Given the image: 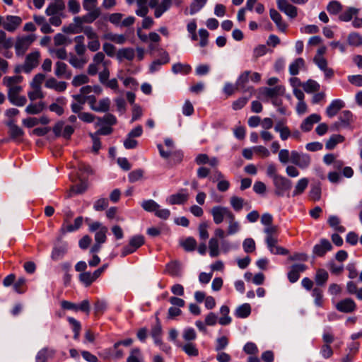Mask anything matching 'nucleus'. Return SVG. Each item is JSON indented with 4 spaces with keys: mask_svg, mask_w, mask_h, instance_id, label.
I'll return each instance as SVG.
<instances>
[{
    "mask_svg": "<svg viewBox=\"0 0 362 362\" xmlns=\"http://www.w3.org/2000/svg\"><path fill=\"white\" fill-rule=\"evenodd\" d=\"M23 76L20 75L5 76L3 78V84L7 88L8 100L11 104L18 107L25 105L27 102L25 96L19 95L23 90Z\"/></svg>",
    "mask_w": 362,
    "mask_h": 362,
    "instance_id": "nucleus-1",
    "label": "nucleus"
},
{
    "mask_svg": "<svg viewBox=\"0 0 362 362\" xmlns=\"http://www.w3.org/2000/svg\"><path fill=\"white\" fill-rule=\"evenodd\" d=\"M36 40L35 34L23 35L16 37L14 48L17 56H23Z\"/></svg>",
    "mask_w": 362,
    "mask_h": 362,
    "instance_id": "nucleus-2",
    "label": "nucleus"
},
{
    "mask_svg": "<svg viewBox=\"0 0 362 362\" xmlns=\"http://www.w3.org/2000/svg\"><path fill=\"white\" fill-rule=\"evenodd\" d=\"M211 214L214 222L217 225L221 224L224 220L228 221L229 218H233V215H234L229 208L223 206L212 207Z\"/></svg>",
    "mask_w": 362,
    "mask_h": 362,
    "instance_id": "nucleus-3",
    "label": "nucleus"
},
{
    "mask_svg": "<svg viewBox=\"0 0 362 362\" xmlns=\"http://www.w3.org/2000/svg\"><path fill=\"white\" fill-rule=\"evenodd\" d=\"M83 33L88 40L87 47L91 52H97L100 47L99 36L91 26L83 28Z\"/></svg>",
    "mask_w": 362,
    "mask_h": 362,
    "instance_id": "nucleus-4",
    "label": "nucleus"
},
{
    "mask_svg": "<svg viewBox=\"0 0 362 362\" xmlns=\"http://www.w3.org/2000/svg\"><path fill=\"white\" fill-rule=\"evenodd\" d=\"M89 230L95 232V241L98 243L103 244L107 240V228L103 226L100 222L95 221L89 223Z\"/></svg>",
    "mask_w": 362,
    "mask_h": 362,
    "instance_id": "nucleus-5",
    "label": "nucleus"
},
{
    "mask_svg": "<svg viewBox=\"0 0 362 362\" xmlns=\"http://www.w3.org/2000/svg\"><path fill=\"white\" fill-rule=\"evenodd\" d=\"M173 5V0H149L148 6L154 9V16L159 18L161 16L168 11Z\"/></svg>",
    "mask_w": 362,
    "mask_h": 362,
    "instance_id": "nucleus-6",
    "label": "nucleus"
},
{
    "mask_svg": "<svg viewBox=\"0 0 362 362\" xmlns=\"http://www.w3.org/2000/svg\"><path fill=\"white\" fill-rule=\"evenodd\" d=\"M40 58V53L37 50L29 53L26 56L24 64L22 66L23 71L30 73L33 69L38 66Z\"/></svg>",
    "mask_w": 362,
    "mask_h": 362,
    "instance_id": "nucleus-7",
    "label": "nucleus"
},
{
    "mask_svg": "<svg viewBox=\"0 0 362 362\" xmlns=\"http://www.w3.org/2000/svg\"><path fill=\"white\" fill-rule=\"evenodd\" d=\"M144 243V238L142 235H138L133 236L130 240L129 245L125 246L122 250V256L125 257L127 255L132 254L135 252Z\"/></svg>",
    "mask_w": 362,
    "mask_h": 362,
    "instance_id": "nucleus-8",
    "label": "nucleus"
},
{
    "mask_svg": "<svg viewBox=\"0 0 362 362\" xmlns=\"http://www.w3.org/2000/svg\"><path fill=\"white\" fill-rule=\"evenodd\" d=\"M291 161L300 168L305 169L310 164V157L308 154L292 151L291 153Z\"/></svg>",
    "mask_w": 362,
    "mask_h": 362,
    "instance_id": "nucleus-9",
    "label": "nucleus"
},
{
    "mask_svg": "<svg viewBox=\"0 0 362 362\" xmlns=\"http://www.w3.org/2000/svg\"><path fill=\"white\" fill-rule=\"evenodd\" d=\"M273 183L275 187V194L280 197L284 196L285 191L291 187V182L282 175L276 177Z\"/></svg>",
    "mask_w": 362,
    "mask_h": 362,
    "instance_id": "nucleus-10",
    "label": "nucleus"
},
{
    "mask_svg": "<svg viewBox=\"0 0 362 362\" xmlns=\"http://www.w3.org/2000/svg\"><path fill=\"white\" fill-rule=\"evenodd\" d=\"M22 18L17 16L8 15L4 18L2 27L8 32L13 33L22 23Z\"/></svg>",
    "mask_w": 362,
    "mask_h": 362,
    "instance_id": "nucleus-11",
    "label": "nucleus"
},
{
    "mask_svg": "<svg viewBox=\"0 0 362 362\" xmlns=\"http://www.w3.org/2000/svg\"><path fill=\"white\" fill-rule=\"evenodd\" d=\"M277 8L291 18L298 16V8L288 2V0H276Z\"/></svg>",
    "mask_w": 362,
    "mask_h": 362,
    "instance_id": "nucleus-12",
    "label": "nucleus"
},
{
    "mask_svg": "<svg viewBox=\"0 0 362 362\" xmlns=\"http://www.w3.org/2000/svg\"><path fill=\"white\" fill-rule=\"evenodd\" d=\"M74 132V129L71 126H64L63 122H57L53 127V132L56 136H62L66 139H69Z\"/></svg>",
    "mask_w": 362,
    "mask_h": 362,
    "instance_id": "nucleus-13",
    "label": "nucleus"
},
{
    "mask_svg": "<svg viewBox=\"0 0 362 362\" xmlns=\"http://www.w3.org/2000/svg\"><path fill=\"white\" fill-rule=\"evenodd\" d=\"M88 13L82 16H76L74 21L78 25L83 26V23H91L95 21L100 15V11H87Z\"/></svg>",
    "mask_w": 362,
    "mask_h": 362,
    "instance_id": "nucleus-14",
    "label": "nucleus"
},
{
    "mask_svg": "<svg viewBox=\"0 0 362 362\" xmlns=\"http://www.w3.org/2000/svg\"><path fill=\"white\" fill-rule=\"evenodd\" d=\"M188 198L189 194L185 189H182L180 192L169 196L166 202L171 205L182 204L187 201Z\"/></svg>",
    "mask_w": 362,
    "mask_h": 362,
    "instance_id": "nucleus-15",
    "label": "nucleus"
},
{
    "mask_svg": "<svg viewBox=\"0 0 362 362\" xmlns=\"http://www.w3.org/2000/svg\"><path fill=\"white\" fill-rule=\"evenodd\" d=\"M336 308L341 313H349L356 309V304L351 298H345L337 303Z\"/></svg>",
    "mask_w": 362,
    "mask_h": 362,
    "instance_id": "nucleus-16",
    "label": "nucleus"
},
{
    "mask_svg": "<svg viewBox=\"0 0 362 362\" xmlns=\"http://www.w3.org/2000/svg\"><path fill=\"white\" fill-rule=\"evenodd\" d=\"M321 120L320 115L314 113L306 117L300 124V129L303 132H310L315 124L318 123Z\"/></svg>",
    "mask_w": 362,
    "mask_h": 362,
    "instance_id": "nucleus-17",
    "label": "nucleus"
},
{
    "mask_svg": "<svg viewBox=\"0 0 362 362\" xmlns=\"http://www.w3.org/2000/svg\"><path fill=\"white\" fill-rule=\"evenodd\" d=\"M307 267L303 264H296L291 266V270L288 273V279L291 283L296 282L299 277L300 274L305 272Z\"/></svg>",
    "mask_w": 362,
    "mask_h": 362,
    "instance_id": "nucleus-18",
    "label": "nucleus"
},
{
    "mask_svg": "<svg viewBox=\"0 0 362 362\" xmlns=\"http://www.w3.org/2000/svg\"><path fill=\"white\" fill-rule=\"evenodd\" d=\"M345 106V103L341 99L332 100L326 108L327 117L332 118L335 116L338 112Z\"/></svg>",
    "mask_w": 362,
    "mask_h": 362,
    "instance_id": "nucleus-19",
    "label": "nucleus"
},
{
    "mask_svg": "<svg viewBox=\"0 0 362 362\" xmlns=\"http://www.w3.org/2000/svg\"><path fill=\"white\" fill-rule=\"evenodd\" d=\"M332 246L330 242L326 239H322L320 243L313 247V253L319 257L323 256L327 251L331 250Z\"/></svg>",
    "mask_w": 362,
    "mask_h": 362,
    "instance_id": "nucleus-20",
    "label": "nucleus"
},
{
    "mask_svg": "<svg viewBox=\"0 0 362 362\" xmlns=\"http://www.w3.org/2000/svg\"><path fill=\"white\" fill-rule=\"evenodd\" d=\"M6 125L9 129L8 134L13 139H21L23 137L24 134L23 129L15 124L13 119L8 120Z\"/></svg>",
    "mask_w": 362,
    "mask_h": 362,
    "instance_id": "nucleus-21",
    "label": "nucleus"
},
{
    "mask_svg": "<svg viewBox=\"0 0 362 362\" xmlns=\"http://www.w3.org/2000/svg\"><path fill=\"white\" fill-rule=\"evenodd\" d=\"M45 87L57 92H63L66 89L67 83L64 81H58L54 78H49L45 82Z\"/></svg>",
    "mask_w": 362,
    "mask_h": 362,
    "instance_id": "nucleus-22",
    "label": "nucleus"
},
{
    "mask_svg": "<svg viewBox=\"0 0 362 362\" xmlns=\"http://www.w3.org/2000/svg\"><path fill=\"white\" fill-rule=\"evenodd\" d=\"M269 16L271 19L275 23L279 30L285 32L287 28L286 23L283 21L281 14L274 8L269 10Z\"/></svg>",
    "mask_w": 362,
    "mask_h": 362,
    "instance_id": "nucleus-23",
    "label": "nucleus"
},
{
    "mask_svg": "<svg viewBox=\"0 0 362 362\" xmlns=\"http://www.w3.org/2000/svg\"><path fill=\"white\" fill-rule=\"evenodd\" d=\"M177 346L180 347L189 356H197L199 355V350L194 342H187L184 344L177 343Z\"/></svg>",
    "mask_w": 362,
    "mask_h": 362,
    "instance_id": "nucleus-24",
    "label": "nucleus"
},
{
    "mask_svg": "<svg viewBox=\"0 0 362 362\" xmlns=\"http://www.w3.org/2000/svg\"><path fill=\"white\" fill-rule=\"evenodd\" d=\"M67 250L68 245L66 243H63L62 245L54 246L52 252V259L55 261L62 259L66 253Z\"/></svg>",
    "mask_w": 362,
    "mask_h": 362,
    "instance_id": "nucleus-25",
    "label": "nucleus"
},
{
    "mask_svg": "<svg viewBox=\"0 0 362 362\" xmlns=\"http://www.w3.org/2000/svg\"><path fill=\"white\" fill-rule=\"evenodd\" d=\"M317 66L324 73L325 79H331L334 77V71L332 68L328 66L327 59L318 60Z\"/></svg>",
    "mask_w": 362,
    "mask_h": 362,
    "instance_id": "nucleus-26",
    "label": "nucleus"
},
{
    "mask_svg": "<svg viewBox=\"0 0 362 362\" xmlns=\"http://www.w3.org/2000/svg\"><path fill=\"white\" fill-rule=\"evenodd\" d=\"M66 103V100L64 97L57 98L56 102L49 105V110L62 115L64 113V106Z\"/></svg>",
    "mask_w": 362,
    "mask_h": 362,
    "instance_id": "nucleus-27",
    "label": "nucleus"
},
{
    "mask_svg": "<svg viewBox=\"0 0 362 362\" xmlns=\"http://www.w3.org/2000/svg\"><path fill=\"white\" fill-rule=\"evenodd\" d=\"M54 354V351L51 349L44 348L40 350L35 357L36 362H47L52 358Z\"/></svg>",
    "mask_w": 362,
    "mask_h": 362,
    "instance_id": "nucleus-28",
    "label": "nucleus"
},
{
    "mask_svg": "<svg viewBox=\"0 0 362 362\" xmlns=\"http://www.w3.org/2000/svg\"><path fill=\"white\" fill-rule=\"evenodd\" d=\"M82 223H83V218L81 216H78L75 218L74 223L73 225L66 223L65 222L61 228V231L63 233H65L66 232H73V231L77 230L78 228H80Z\"/></svg>",
    "mask_w": 362,
    "mask_h": 362,
    "instance_id": "nucleus-29",
    "label": "nucleus"
},
{
    "mask_svg": "<svg viewBox=\"0 0 362 362\" xmlns=\"http://www.w3.org/2000/svg\"><path fill=\"white\" fill-rule=\"evenodd\" d=\"M250 74V71H245L243 73H241L235 82L236 88L245 90L246 84L249 81Z\"/></svg>",
    "mask_w": 362,
    "mask_h": 362,
    "instance_id": "nucleus-30",
    "label": "nucleus"
},
{
    "mask_svg": "<svg viewBox=\"0 0 362 362\" xmlns=\"http://www.w3.org/2000/svg\"><path fill=\"white\" fill-rule=\"evenodd\" d=\"M358 11L359 10L356 8L349 7L339 14V19L343 22H349L358 13Z\"/></svg>",
    "mask_w": 362,
    "mask_h": 362,
    "instance_id": "nucleus-31",
    "label": "nucleus"
},
{
    "mask_svg": "<svg viewBox=\"0 0 362 362\" xmlns=\"http://www.w3.org/2000/svg\"><path fill=\"white\" fill-rule=\"evenodd\" d=\"M135 57V52L132 48H122L119 49L117 54V57L119 61L127 59L129 61L133 60Z\"/></svg>",
    "mask_w": 362,
    "mask_h": 362,
    "instance_id": "nucleus-32",
    "label": "nucleus"
},
{
    "mask_svg": "<svg viewBox=\"0 0 362 362\" xmlns=\"http://www.w3.org/2000/svg\"><path fill=\"white\" fill-rule=\"evenodd\" d=\"M251 313V306L249 303H243L235 310V315L238 318H246Z\"/></svg>",
    "mask_w": 362,
    "mask_h": 362,
    "instance_id": "nucleus-33",
    "label": "nucleus"
},
{
    "mask_svg": "<svg viewBox=\"0 0 362 362\" xmlns=\"http://www.w3.org/2000/svg\"><path fill=\"white\" fill-rule=\"evenodd\" d=\"M305 67V61L303 58H298L289 65L290 74L295 76L298 74L299 71Z\"/></svg>",
    "mask_w": 362,
    "mask_h": 362,
    "instance_id": "nucleus-34",
    "label": "nucleus"
},
{
    "mask_svg": "<svg viewBox=\"0 0 362 362\" xmlns=\"http://www.w3.org/2000/svg\"><path fill=\"white\" fill-rule=\"evenodd\" d=\"M166 272L172 276H181V267L179 262H172L166 265Z\"/></svg>",
    "mask_w": 362,
    "mask_h": 362,
    "instance_id": "nucleus-35",
    "label": "nucleus"
},
{
    "mask_svg": "<svg viewBox=\"0 0 362 362\" xmlns=\"http://www.w3.org/2000/svg\"><path fill=\"white\" fill-rule=\"evenodd\" d=\"M229 308L227 305H222L220 308L221 317L218 320V322L221 325H228L230 324L232 319L229 316Z\"/></svg>",
    "mask_w": 362,
    "mask_h": 362,
    "instance_id": "nucleus-36",
    "label": "nucleus"
},
{
    "mask_svg": "<svg viewBox=\"0 0 362 362\" xmlns=\"http://www.w3.org/2000/svg\"><path fill=\"white\" fill-rule=\"evenodd\" d=\"M274 130L276 132H279L280 134V138L285 141L286 140L289 136H291V131L289 128L284 125L282 122H278L275 127Z\"/></svg>",
    "mask_w": 362,
    "mask_h": 362,
    "instance_id": "nucleus-37",
    "label": "nucleus"
},
{
    "mask_svg": "<svg viewBox=\"0 0 362 362\" xmlns=\"http://www.w3.org/2000/svg\"><path fill=\"white\" fill-rule=\"evenodd\" d=\"M344 140V137L342 135L334 134L327 141L325 148L328 150L334 149L338 144L343 142Z\"/></svg>",
    "mask_w": 362,
    "mask_h": 362,
    "instance_id": "nucleus-38",
    "label": "nucleus"
},
{
    "mask_svg": "<svg viewBox=\"0 0 362 362\" xmlns=\"http://www.w3.org/2000/svg\"><path fill=\"white\" fill-rule=\"evenodd\" d=\"M308 183H309V180L308 178L303 177V178L300 179L297 182V183L295 186V189L293 192L292 196L296 197L299 194H301L305 191V189L307 188Z\"/></svg>",
    "mask_w": 362,
    "mask_h": 362,
    "instance_id": "nucleus-39",
    "label": "nucleus"
},
{
    "mask_svg": "<svg viewBox=\"0 0 362 362\" xmlns=\"http://www.w3.org/2000/svg\"><path fill=\"white\" fill-rule=\"evenodd\" d=\"M191 70L192 67L188 64L176 63L172 66V71L175 74H188Z\"/></svg>",
    "mask_w": 362,
    "mask_h": 362,
    "instance_id": "nucleus-40",
    "label": "nucleus"
},
{
    "mask_svg": "<svg viewBox=\"0 0 362 362\" xmlns=\"http://www.w3.org/2000/svg\"><path fill=\"white\" fill-rule=\"evenodd\" d=\"M347 42L350 46L359 47L362 45V35L358 33H350L347 37Z\"/></svg>",
    "mask_w": 362,
    "mask_h": 362,
    "instance_id": "nucleus-41",
    "label": "nucleus"
},
{
    "mask_svg": "<svg viewBox=\"0 0 362 362\" xmlns=\"http://www.w3.org/2000/svg\"><path fill=\"white\" fill-rule=\"evenodd\" d=\"M182 337L185 343L193 342L197 339V332L192 327H186L182 330Z\"/></svg>",
    "mask_w": 362,
    "mask_h": 362,
    "instance_id": "nucleus-42",
    "label": "nucleus"
},
{
    "mask_svg": "<svg viewBox=\"0 0 362 362\" xmlns=\"http://www.w3.org/2000/svg\"><path fill=\"white\" fill-rule=\"evenodd\" d=\"M312 296L314 298V303L317 307H322L324 303L323 291L319 287H315L312 290Z\"/></svg>",
    "mask_w": 362,
    "mask_h": 362,
    "instance_id": "nucleus-43",
    "label": "nucleus"
},
{
    "mask_svg": "<svg viewBox=\"0 0 362 362\" xmlns=\"http://www.w3.org/2000/svg\"><path fill=\"white\" fill-rule=\"evenodd\" d=\"M209 255L211 257L219 255V243L216 238H211L209 241Z\"/></svg>",
    "mask_w": 362,
    "mask_h": 362,
    "instance_id": "nucleus-44",
    "label": "nucleus"
},
{
    "mask_svg": "<svg viewBox=\"0 0 362 362\" xmlns=\"http://www.w3.org/2000/svg\"><path fill=\"white\" fill-rule=\"evenodd\" d=\"M329 277L328 272L323 269H319L315 274V281L317 286H324Z\"/></svg>",
    "mask_w": 362,
    "mask_h": 362,
    "instance_id": "nucleus-45",
    "label": "nucleus"
},
{
    "mask_svg": "<svg viewBox=\"0 0 362 362\" xmlns=\"http://www.w3.org/2000/svg\"><path fill=\"white\" fill-rule=\"evenodd\" d=\"M339 120L343 127H348L354 122L353 114L349 110H344L341 113Z\"/></svg>",
    "mask_w": 362,
    "mask_h": 362,
    "instance_id": "nucleus-46",
    "label": "nucleus"
},
{
    "mask_svg": "<svg viewBox=\"0 0 362 362\" xmlns=\"http://www.w3.org/2000/svg\"><path fill=\"white\" fill-rule=\"evenodd\" d=\"M54 74L59 78H69L70 76V74H67V65L62 62H57L56 63Z\"/></svg>",
    "mask_w": 362,
    "mask_h": 362,
    "instance_id": "nucleus-47",
    "label": "nucleus"
},
{
    "mask_svg": "<svg viewBox=\"0 0 362 362\" xmlns=\"http://www.w3.org/2000/svg\"><path fill=\"white\" fill-rule=\"evenodd\" d=\"M302 87L306 93H310L319 90L320 85L316 81L309 79L303 83Z\"/></svg>",
    "mask_w": 362,
    "mask_h": 362,
    "instance_id": "nucleus-48",
    "label": "nucleus"
},
{
    "mask_svg": "<svg viewBox=\"0 0 362 362\" xmlns=\"http://www.w3.org/2000/svg\"><path fill=\"white\" fill-rule=\"evenodd\" d=\"M104 38L119 45L124 44L127 40V37L125 35L122 34H115L112 33H106L104 35Z\"/></svg>",
    "mask_w": 362,
    "mask_h": 362,
    "instance_id": "nucleus-49",
    "label": "nucleus"
},
{
    "mask_svg": "<svg viewBox=\"0 0 362 362\" xmlns=\"http://www.w3.org/2000/svg\"><path fill=\"white\" fill-rule=\"evenodd\" d=\"M327 222L330 227H332L334 230L339 233H344L345 231V228L340 225L341 221L339 217L336 216H330Z\"/></svg>",
    "mask_w": 362,
    "mask_h": 362,
    "instance_id": "nucleus-50",
    "label": "nucleus"
},
{
    "mask_svg": "<svg viewBox=\"0 0 362 362\" xmlns=\"http://www.w3.org/2000/svg\"><path fill=\"white\" fill-rule=\"evenodd\" d=\"M44 107L45 105L42 102L37 103H30L26 107L25 112L28 114L37 115L40 113L43 110Z\"/></svg>",
    "mask_w": 362,
    "mask_h": 362,
    "instance_id": "nucleus-51",
    "label": "nucleus"
},
{
    "mask_svg": "<svg viewBox=\"0 0 362 362\" xmlns=\"http://www.w3.org/2000/svg\"><path fill=\"white\" fill-rule=\"evenodd\" d=\"M228 226L227 230L228 235H233L238 233L240 229V226L238 221L235 220V214L233 215V218H229L228 221Z\"/></svg>",
    "mask_w": 362,
    "mask_h": 362,
    "instance_id": "nucleus-52",
    "label": "nucleus"
},
{
    "mask_svg": "<svg viewBox=\"0 0 362 362\" xmlns=\"http://www.w3.org/2000/svg\"><path fill=\"white\" fill-rule=\"evenodd\" d=\"M169 62V56L167 52H164L162 58L160 59L156 60L152 62L150 66V70L151 72H154L158 71L161 65L165 64Z\"/></svg>",
    "mask_w": 362,
    "mask_h": 362,
    "instance_id": "nucleus-53",
    "label": "nucleus"
},
{
    "mask_svg": "<svg viewBox=\"0 0 362 362\" xmlns=\"http://www.w3.org/2000/svg\"><path fill=\"white\" fill-rule=\"evenodd\" d=\"M141 206L145 211L154 213L160 207V205L153 199L143 201Z\"/></svg>",
    "mask_w": 362,
    "mask_h": 362,
    "instance_id": "nucleus-54",
    "label": "nucleus"
},
{
    "mask_svg": "<svg viewBox=\"0 0 362 362\" xmlns=\"http://www.w3.org/2000/svg\"><path fill=\"white\" fill-rule=\"evenodd\" d=\"M207 0H193L190 4L189 14L194 15L199 12L206 4Z\"/></svg>",
    "mask_w": 362,
    "mask_h": 362,
    "instance_id": "nucleus-55",
    "label": "nucleus"
},
{
    "mask_svg": "<svg viewBox=\"0 0 362 362\" xmlns=\"http://www.w3.org/2000/svg\"><path fill=\"white\" fill-rule=\"evenodd\" d=\"M110 100L109 98H103L97 102L96 105L93 107V110L95 112H106L109 110Z\"/></svg>",
    "mask_w": 362,
    "mask_h": 362,
    "instance_id": "nucleus-56",
    "label": "nucleus"
},
{
    "mask_svg": "<svg viewBox=\"0 0 362 362\" xmlns=\"http://www.w3.org/2000/svg\"><path fill=\"white\" fill-rule=\"evenodd\" d=\"M229 344V339L226 336L218 337L215 341V351L219 352L225 349Z\"/></svg>",
    "mask_w": 362,
    "mask_h": 362,
    "instance_id": "nucleus-57",
    "label": "nucleus"
},
{
    "mask_svg": "<svg viewBox=\"0 0 362 362\" xmlns=\"http://www.w3.org/2000/svg\"><path fill=\"white\" fill-rule=\"evenodd\" d=\"M78 179L81 181L80 183L72 186L71 189V192L76 194H81L88 188L87 182L83 180V178L81 175H78Z\"/></svg>",
    "mask_w": 362,
    "mask_h": 362,
    "instance_id": "nucleus-58",
    "label": "nucleus"
},
{
    "mask_svg": "<svg viewBox=\"0 0 362 362\" xmlns=\"http://www.w3.org/2000/svg\"><path fill=\"white\" fill-rule=\"evenodd\" d=\"M67 320L69 322V324L72 326V330L74 333V339H78L81 329V323L78 320L71 317H67Z\"/></svg>",
    "mask_w": 362,
    "mask_h": 362,
    "instance_id": "nucleus-59",
    "label": "nucleus"
},
{
    "mask_svg": "<svg viewBox=\"0 0 362 362\" xmlns=\"http://www.w3.org/2000/svg\"><path fill=\"white\" fill-rule=\"evenodd\" d=\"M341 9L342 5L339 1L336 0L330 1L327 6V11L332 15H337L339 13Z\"/></svg>",
    "mask_w": 362,
    "mask_h": 362,
    "instance_id": "nucleus-60",
    "label": "nucleus"
},
{
    "mask_svg": "<svg viewBox=\"0 0 362 362\" xmlns=\"http://www.w3.org/2000/svg\"><path fill=\"white\" fill-rule=\"evenodd\" d=\"M69 62L74 68L82 69L86 63V60L82 58L77 57L74 54H71L69 59Z\"/></svg>",
    "mask_w": 362,
    "mask_h": 362,
    "instance_id": "nucleus-61",
    "label": "nucleus"
},
{
    "mask_svg": "<svg viewBox=\"0 0 362 362\" xmlns=\"http://www.w3.org/2000/svg\"><path fill=\"white\" fill-rule=\"evenodd\" d=\"M31 88L32 90L28 93V96L30 100L33 101L44 98L41 87L35 86Z\"/></svg>",
    "mask_w": 362,
    "mask_h": 362,
    "instance_id": "nucleus-62",
    "label": "nucleus"
},
{
    "mask_svg": "<svg viewBox=\"0 0 362 362\" xmlns=\"http://www.w3.org/2000/svg\"><path fill=\"white\" fill-rule=\"evenodd\" d=\"M79 279L86 286H90L96 279L93 273L88 272L81 273Z\"/></svg>",
    "mask_w": 362,
    "mask_h": 362,
    "instance_id": "nucleus-63",
    "label": "nucleus"
},
{
    "mask_svg": "<svg viewBox=\"0 0 362 362\" xmlns=\"http://www.w3.org/2000/svg\"><path fill=\"white\" fill-rule=\"evenodd\" d=\"M142 359L141 353L139 349L134 348L131 351L127 362H141Z\"/></svg>",
    "mask_w": 362,
    "mask_h": 362,
    "instance_id": "nucleus-64",
    "label": "nucleus"
}]
</instances>
